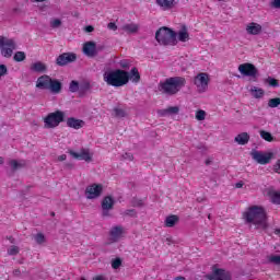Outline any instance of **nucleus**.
<instances>
[{"instance_id":"obj_1","label":"nucleus","mask_w":280,"mask_h":280,"mask_svg":"<svg viewBox=\"0 0 280 280\" xmlns=\"http://www.w3.org/2000/svg\"><path fill=\"white\" fill-rule=\"evenodd\" d=\"M187 84L185 77H171L159 83V91L163 95H176Z\"/></svg>"},{"instance_id":"obj_2","label":"nucleus","mask_w":280,"mask_h":280,"mask_svg":"<svg viewBox=\"0 0 280 280\" xmlns=\"http://www.w3.org/2000/svg\"><path fill=\"white\" fill-rule=\"evenodd\" d=\"M103 80L108 86L119 89L130 82V72L121 69L110 70L103 74Z\"/></svg>"},{"instance_id":"obj_3","label":"nucleus","mask_w":280,"mask_h":280,"mask_svg":"<svg viewBox=\"0 0 280 280\" xmlns=\"http://www.w3.org/2000/svg\"><path fill=\"white\" fill-rule=\"evenodd\" d=\"M243 218H245L248 224H255V226L268 229V223L266 222V210L261 206H250L247 211L244 212Z\"/></svg>"},{"instance_id":"obj_4","label":"nucleus","mask_w":280,"mask_h":280,"mask_svg":"<svg viewBox=\"0 0 280 280\" xmlns=\"http://www.w3.org/2000/svg\"><path fill=\"white\" fill-rule=\"evenodd\" d=\"M36 89L50 91L52 95H58L62 93V82L58 81V79H51V77L44 74L37 79Z\"/></svg>"},{"instance_id":"obj_5","label":"nucleus","mask_w":280,"mask_h":280,"mask_svg":"<svg viewBox=\"0 0 280 280\" xmlns=\"http://www.w3.org/2000/svg\"><path fill=\"white\" fill-rule=\"evenodd\" d=\"M155 40L160 45L164 46L174 47L178 45V39H176V33L174 32V30L166 26H162L156 31Z\"/></svg>"},{"instance_id":"obj_6","label":"nucleus","mask_w":280,"mask_h":280,"mask_svg":"<svg viewBox=\"0 0 280 280\" xmlns=\"http://www.w3.org/2000/svg\"><path fill=\"white\" fill-rule=\"evenodd\" d=\"M44 128L54 129L58 128L62 121H65V112L57 109L52 113H49L46 117L43 118Z\"/></svg>"},{"instance_id":"obj_7","label":"nucleus","mask_w":280,"mask_h":280,"mask_svg":"<svg viewBox=\"0 0 280 280\" xmlns=\"http://www.w3.org/2000/svg\"><path fill=\"white\" fill-rule=\"evenodd\" d=\"M14 49H16V42L14 39L0 36V51L3 58H12Z\"/></svg>"},{"instance_id":"obj_8","label":"nucleus","mask_w":280,"mask_h":280,"mask_svg":"<svg viewBox=\"0 0 280 280\" xmlns=\"http://www.w3.org/2000/svg\"><path fill=\"white\" fill-rule=\"evenodd\" d=\"M104 194V185L102 184H91L85 188V198L88 200H96Z\"/></svg>"},{"instance_id":"obj_9","label":"nucleus","mask_w":280,"mask_h":280,"mask_svg":"<svg viewBox=\"0 0 280 280\" xmlns=\"http://www.w3.org/2000/svg\"><path fill=\"white\" fill-rule=\"evenodd\" d=\"M194 84L198 93H205L209 89V74L205 72L198 73L194 79Z\"/></svg>"},{"instance_id":"obj_10","label":"nucleus","mask_w":280,"mask_h":280,"mask_svg":"<svg viewBox=\"0 0 280 280\" xmlns=\"http://www.w3.org/2000/svg\"><path fill=\"white\" fill-rule=\"evenodd\" d=\"M206 279H208V280H231V272L213 266L212 272L207 275Z\"/></svg>"},{"instance_id":"obj_11","label":"nucleus","mask_w":280,"mask_h":280,"mask_svg":"<svg viewBox=\"0 0 280 280\" xmlns=\"http://www.w3.org/2000/svg\"><path fill=\"white\" fill-rule=\"evenodd\" d=\"M272 156H275V153H264L261 151H253L252 158L256 163H259V165H268L270 161H272Z\"/></svg>"},{"instance_id":"obj_12","label":"nucleus","mask_w":280,"mask_h":280,"mask_svg":"<svg viewBox=\"0 0 280 280\" xmlns=\"http://www.w3.org/2000/svg\"><path fill=\"white\" fill-rule=\"evenodd\" d=\"M68 154L72 156V159H75L77 161H85L86 163L93 161V155L91 152H89V149L82 148L80 152H75L73 150H68Z\"/></svg>"},{"instance_id":"obj_13","label":"nucleus","mask_w":280,"mask_h":280,"mask_svg":"<svg viewBox=\"0 0 280 280\" xmlns=\"http://www.w3.org/2000/svg\"><path fill=\"white\" fill-rule=\"evenodd\" d=\"M75 60H78V56H75V54L63 52L57 57L56 65H58V67H65L66 65L75 62Z\"/></svg>"},{"instance_id":"obj_14","label":"nucleus","mask_w":280,"mask_h":280,"mask_svg":"<svg viewBox=\"0 0 280 280\" xmlns=\"http://www.w3.org/2000/svg\"><path fill=\"white\" fill-rule=\"evenodd\" d=\"M238 71L242 75H247L248 78H255L257 75V68L253 63L240 65Z\"/></svg>"},{"instance_id":"obj_15","label":"nucleus","mask_w":280,"mask_h":280,"mask_svg":"<svg viewBox=\"0 0 280 280\" xmlns=\"http://www.w3.org/2000/svg\"><path fill=\"white\" fill-rule=\"evenodd\" d=\"M83 54L89 58H94L97 56V45L95 42H86L83 44Z\"/></svg>"},{"instance_id":"obj_16","label":"nucleus","mask_w":280,"mask_h":280,"mask_svg":"<svg viewBox=\"0 0 280 280\" xmlns=\"http://www.w3.org/2000/svg\"><path fill=\"white\" fill-rule=\"evenodd\" d=\"M121 235H124V228L121 225H116L109 231V240L113 243L121 240Z\"/></svg>"},{"instance_id":"obj_17","label":"nucleus","mask_w":280,"mask_h":280,"mask_svg":"<svg viewBox=\"0 0 280 280\" xmlns=\"http://www.w3.org/2000/svg\"><path fill=\"white\" fill-rule=\"evenodd\" d=\"M261 30H262L261 25L256 22H250L249 24L246 25V32L250 36H257L261 34Z\"/></svg>"},{"instance_id":"obj_18","label":"nucleus","mask_w":280,"mask_h":280,"mask_svg":"<svg viewBox=\"0 0 280 280\" xmlns=\"http://www.w3.org/2000/svg\"><path fill=\"white\" fill-rule=\"evenodd\" d=\"M177 4V0H156V5L162 8V10H172Z\"/></svg>"},{"instance_id":"obj_19","label":"nucleus","mask_w":280,"mask_h":280,"mask_svg":"<svg viewBox=\"0 0 280 280\" xmlns=\"http://www.w3.org/2000/svg\"><path fill=\"white\" fill-rule=\"evenodd\" d=\"M68 128H73L74 130H80L84 126V121L77 119L74 117H70L67 119Z\"/></svg>"},{"instance_id":"obj_20","label":"nucleus","mask_w":280,"mask_h":280,"mask_svg":"<svg viewBox=\"0 0 280 280\" xmlns=\"http://www.w3.org/2000/svg\"><path fill=\"white\" fill-rule=\"evenodd\" d=\"M31 71H34L35 73H45V71H47V65L43 61L34 62L31 65Z\"/></svg>"},{"instance_id":"obj_21","label":"nucleus","mask_w":280,"mask_h":280,"mask_svg":"<svg viewBox=\"0 0 280 280\" xmlns=\"http://www.w3.org/2000/svg\"><path fill=\"white\" fill-rule=\"evenodd\" d=\"M234 141L238 143V145H246V143L250 141V136L248 135V132H242L234 138Z\"/></svg>"},{"instance_id":"obj_22","label":"nucleus","mask_w":280,"mask_h":280,"mask_svg":"<svg viewBox=\"0 0 280 280\" xmlns=\"http://www.w3.org/2000/svg\"><path fill=\"white\" fill-rule=\"evenodd\" d=\"M113 207H115V199H113V197H110V196L104 197V199L102 201L103 211H110V209H113Z\"/></svg>"},{"instance_id":"obj_23","label":"nucleus","mask_w":280,"mask_h":280,"mask_svg":"<svg viewBox=\"0 0 280 280\" xmlns=\"http://www.w3.org/2000/svg\"><path fill=\"white\" fill-rule=\"evenodd\" d=\"M179 218L176 214H171L168 217H166L165 221H164V226H166V229H172L174 226H176V223L178 222Z\"/></svg>"},{"instance_id":"obj_24","label":"nucleus","mask_w":280,"mask_h":280,"mask_svg":"<svg viewBox=\"0 0 280 280\" xmlns=\"http://www.w3.org/2000/svg\"><path fill=\"white\" fill-rule=\"evenodd\" d=\"M129 80L133 82V84H139L141 82V74L139 73V69L132 68L129 72Z\"/></svg>"},{"instance_id":"obj_25","label":"nucleus","mask_w":280,"mask_h":280,"mask_svg":"<svg viewBox=\"0 0 280 280\" xmlns=\"http://www.w3.org/2000/svg\"><path fill=\"white\" fill-rule=\"evenodd\" d=\"M249 93L255 97V100H261V97L266 95L264 89L257 86H252Z\"/></svg>"},{"instance_id":"obj_26","label":"nucleus","mask_w":280,"mask_h":280,"mask_svg":"<svg viewBox=\"0 0 280 280\" xmlns=\"http://www.w3.org/2000/svg\"><path fill=\"white\" fill-rule=\"evenodd\" d=\"M179 43H187L189 40V32H187V26H183L177 34Z\"/></svg>"},{"instance_id":"obj_27","label":"nucleus","mask_w":280,"mask_h":280,"mask_svg":"<svg viewBox=\"0 0 280 280\" xmlns=\"http://www.w3.org/2000/svg\"><path fill=\"white\" fill-rule=\"evenodd\" d=\"M180 108L178 106H171L167 107L166 109L160 110V115L162 117H165V115H178Z\"/></svg>"},{"instance_id":"obj_28","label":"nucleus","mask_w":280,"mask_h":280,"mask_svg":"<svg viewBox=\"0 0 280 280\" xmlns=\"http://www.w3.org/2000/svg\"><path fill=\"white\" fill-rule=\"evenodd\" d=\"M124 32H127V34H137L139 32V25L131 23V24H125L122 26Z\"/></svg>"},{"instance_id":"obj_29","label":"nucleus","mask_w":280,"mask_h":280,"mask_svg":"<svg viewBox=\"0 0 280 280\" xmlns=\"http://www.w3.org/2000/svg\"><path fill=\"white\" fill-rule=\"evenodd\" d=\"M259 135L261 139H264L265 141H268L269 143H272V141H275V137H272V133L266 130H260Z\"/></svg>"},{"instance_id":"obj_30","label":"nucleus","mask_w":280,"mask_h":280,"mask_svg":"<svg viewBox=\"0 0 280 280\" xmlns=\"http://www.w3.org/2000/svg\"><path fill=\"white\" fill-rule=\"evenodd\" d=\"M70 93H78L80 91V83L78 81H71L69 85Z\"/></svg>"},{"instance_id":"obj_31","label":"nucleus","mask_w":280,"mask_h":280,"mask_svg":"<svg viewBox=\"0 0 280 280\" xmlns=\"http://www.w3.org/2000/svg\"><path fill=\"white\" fill-rule=\"evenodd\" d=\"M280 106V97L270 98L268 101L269 108H278Z\"/></svg>"},{"instance_id":"obj_32","label":"nucleus","mask_w":280,"mask_h":280,"mask_svg":"<svg viewBox=\"0 0 280 280\" xmlns=\"http://www.w3.org/2000/svg\"><path fill=\"white\" fill-rule=\"evenodd\" d=\"M91 91V82L84 81L80 84V93H89Z\"/></svg>"},{"instance_id":"obj_33","label":"nucleus","mask_w":280,"mask_h":280,"mask_svg":"<svg viewBox=\"0 0 280 280\" xmlns=\"http://www.w3.org/2000/svg\"><path fill=\"white\" fill-rule=\"evenodd\" d=\"M195 117L197 121H205V119L207 118V112L199 109L196 112Z\"/></svg>"},{"instance_id":"obj_34","label":"nucleus","mask_w":280,"mask_h":280,"mask_svg":"<svg viewBox=\"0 0 280 280\" xmlns=\"http://www.w3.org/2000/svg\"><path fill=\"white\" fill-rule=\"evenodd\" d=\"M26 56L23 51H16L13 56V60L15 62H23L25 60Z\"/></svg>"},{"instance_id":"obj_35","label":"nucleus","mask_w":280,"mask_h":280,"mask_svg":"<svg viewBox=\"0 0 280 280\" xmlns=\"http://www.w3.org/2000/svg\"><path fill=\"white\" fill-rule=\"evenodd\" d=\"M34 240L36 242V244H45L46 242V238H45V234L43 233H37L35 236H34Z\"/></svg>"},{"instance_id":"obj_36","label":"nucleus","mask_w":280,"mask_h":280,"mask_svg":"<svg viewBox=\"0 0 280 280\" xmlns=\"http://www.w3.org/2000/svg\"><path fill=\"white\" fill-rule=\"evenodd\" d=\"M271 202L273 205H280V192L279 191H275L271 194Z\"/></svg>"},{"instance_id":"obj_37","label":"nucleus","mask_w":280,"mask_h":280,"mask_svg":"<svg viewBox=\"0 0 280 280\" xmlns=\"http://www.w3.org/2000/svg\"><path fill=\"white\" fill-rule=\"evenodd\" d=\"M20 252H21V249L19 248V246L12 245V246L8 249V255H10V256L19 255Z\"/></svg>"},{"instance_id":"obj_38","label":"nucleus","mask_w":280,"mask_h":280,"mask_svg":"<svg viewBox=\"0 0 280 280\" xmlns=\"http://www.w3.org/2000/svg\"><path fill=\"white\" fill-rule=\"evenodd\" d=\"M62 25V21L60 19H54L50 21V27L52 30H57V27H60Z\"/></svg>"},{"instance_id":"obj_39","label":"nucleus","mask_w":280,"mask_h":280,"mask_svg":"<svg viewBox=\"0 0 280 280\" xmlns=\"http://www.w3.org/2000/svg\"><path fill=\"white\" fill-rule=\"evenodd\" d=\"M112 268L114 270H118V268H121V258H115L112 260Z\"/></svg>"},{"instance_id":"obj_40","label":"nucleus","mask_w":280,"mask_h":280,"mask_svg":"<svg viewBox=\"0 0 280 280\" xmlns=\"http://www.w3.org/2000/svg\"><path fill=\"white\" fill-rule=\"evenodd\" d=\"M114 113L116 117L122 118L126 117V110H124L122 108H114Z\"/></svg>"},{"instance_id":"obj_41","label":"nucleus","mask_w":280,"mask_h":280,"mask_svg":"<svg viewBox=\"0 0 280 280\" xmlns=\"http://www.w3.org/2000/svg\"><path fill=\"white\" fill-rule=\"evenodd\" d=\"M9 165H11L12 170H19V167H23V164L19 163L16 160H11Z\"/></svg>"},{"instance_id":"obj_42","label":"nucleus","mask_w":280,"mask_h":280,"mask_svg":"<svg viewBox=\"0 0 280 280\" xmlns=\"http://www.w3.org/2000/svg\"><path fill=\"white\" fill-rule=\"evenodd\" d=\"M8 74V67L5 65L0 63V78Z\"/></svg>"},{"instance_id":"obj_43","label":"nucleus","mask_w":280,"mask_h":280,"mask_svg":"<svg viewBox=\"0 0 280 280\" xmlns=\"http://www.w3.org/2000/svg\"><path fill=\"white\" fill-rule=\"evenodd\" d=\"M268 84L269 86H279V81L277 79L269 78Z\"/></svg>"},{"instance_id":"obj_44","label":"nucleus","mask_w":280,"mask_h":280,"mask_svg":"<svg viewBox=\"0 0 280 280\" xmlns=\"http://www.w3.org/2000/svg\"><path fill=\"white\" fill-rule=\"evenodd\" d=\"M108 30H112L113 32H117V24L115 22H109L107 24Z\"/></svg>"},{"instance_id":"obj_45","label":"nucleus","mask_w":280,"mask_h":280,"mask_svg":"<svg viewBox=\"0 0 280 280\" xmlns=\"http://www.w3.org/2000/svg\"><path fill=\"white\" fill-rule=\"evenodd\" d=\"M122 159H125V161H133L135 156L132 155V153H125L122 155Z\"/></svg>"},{"instance_id":"obj_46","label":"nucleus","mask_w":280,"mask_h":280,"mask_svg":"<svg viewBox=\"0 0 280 280\" xmlns=\"http://www.w3.org/2000/svg\"><path fill=\"white\" fill-rule=\"evenodd\" d=\"M273 172H276V174H280V160H278L273 165Z\"/></svg>"},{"instance_id":"obj_47","label":"nucleus","mask_w":280,"mask_h":280,"mask_svg":"<svg viewBox=\"0 0 280 280\" xmlns=\"http://www.w3.org/2000/svg\"><path fill=\"white\" fill-rule=\"evenodd\" d=\"M126 215H130L131 218H137V212L135 210H127Z\"/></svg>"},{"instance_id":"obj_48","label":"nucleus","mask_w":280,"mask_h":280,"mask_svg":"<svg viewBox=\"0 0 280 280\" xmlns=\"http://www.w3.org/2000/svg\"><path fill=\"white\" fill-rule=\"evenodd\" d=\"M271 8L279 9V8H280V0H273V1L271 2Z\"/></svg>"},{"instance_id":"obj_49","label":"nucleus","mask_w":280,"mask_h":280,"mask_svg":"<svg viewBox=\"0 0 280 280\" xmlns=\"http://www.w3.org/2000/svg\"><path fill=\"white\" fill-rule=\"evenodd\" d=\"M94 31H95V27H93V25L85 26V32L91 33V32H94Z\"/></svg>"},{"instance_id":"obj_50","label":"nucleus","mask_w":280,"mask_h":280,"mask_svg":"<svg viewBox=\"0 0 280 280\" xmlns=\"http://www.w3.org/2000/svg\"><path fill=\"white\" fill-rule=\"evenodd\" d=\"M14 277H21V269L13 270Z\"/></svg>"},{"instance_id":"obj_51","label":"nucleus","mask_w":280,"mask_h":280,"mask_svg":"<svg viewBox=\"0 0 280 280\" xmlns=\"http://www.w3.org/2000/svg\"><path fill=\"white\" fill-rule=\"evenodd\" d=\"M58 161H67V154L59 155Z\"/></svg>"},{"instance_id":"obj_52","label":"nucleus","mask_w":280,"mask_h":280,"mask_svg":"<svg viewBox=\"0 0 280 280\" xmlns=\"http://www.w3.org/2000/svg\"><path fill=\"white\" fill-rule=\"evenodd\" d=\"M244 187V183H236V189H242Z\"/></svg>"},{"instance_id":"obj_53","label":"nucleus","mask_w":280,"mask_h":280,"mask_svg":"<svg viewBox=\"0 0 280 280\" xmlns=\"http://www.w3.org/2000/svg\"><path fill=\"white\" fill-rule=\"evenodd\" d=\"M175 280H187V279L183 276H178V277L175 278Z\"/></svg>"},{"instance_id":"obj_54","label":"nucleus","mask_w":280,"mask_h":280,"mask_svg":"<svg viewBox=\"0 0 280 280\" xmlns=\"http://www.w3.org/2000/svg\"><path fill=\"white\" fill-rule=\"evenodd\" d=\"M108 215V210H103V217L106 218Z\"/></svg>"},{"instance_id":"obj_55","label":"nucleus","mask_w":280,"mask_h":280,"mask_svg":"<svg viewBox=\"0 0 280 280\" xmlns=\"http://www.w3.org/2000/svg\"><path fill=\"white\" fill-rule=\"evenodd\" d=\"M273 233L275 235H280V229H276Z\"/></svg>"},{"instance_id":"obj_56","label":"nucleus","mask_w":280,"mask_h":280,"mask_svg":"<svg viewBox=\"0 0 280 280\" xmlns=\"http://www.w3.org/2000/svg\"><path fill=\"white\" fill-rule=\"evenodd\" d=\"M166 242H167L168 245H171L172 244V237H167Z\"/></svg>"},{"instance_id":"obj_57","label":"nucleus","mask_w":280,"mask_h":280,"mask_svg":"<svg viewBox=\"0 0 280 280\" xmlns=\"http://www.w3.org/2000/svg\"><path fill=\"white\" fill-rule=\"evenodd\" d=\"M36 3H43V2H45V1H47V0H34Z\"/></svg>"},{"instance_id":"obj_58","label":"nucleus","mask_w":280,"mask_h":280,"mask_svg":"<svg viewBox=\"0 0 280 280\" xmlns=\"http://www.w3.org/2000/svg\"><path fill=\"white\" fill-rule=\"evenodd\" d=\"M0 165H3V158L0 156Z\"/></svg>"},{"instance_id":"obj_59","label":"nucleus","mask_w":280,"mask_h":280,"mask_svg":"<svg viewBox=\"0 0 280 280\" xmlns=\"http://www.w3.org/2000/svg\"><path fill=\"white\" fill-rule=\"evenodd\" d=\"M51 215H56V213L52 212Z\"/></svg>"}]
</instances>
